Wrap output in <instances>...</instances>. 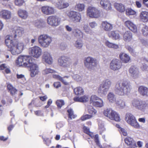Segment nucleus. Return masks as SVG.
<instances>
[{
  "label": "nucleus",
  "instance_id": "1",
  "mask_svg": "<svg viewBox=\"0 0 148 148\" xmlns=\"http://www.w3.org/2000/svg\"><path fill=\"white\" fill-rule=\"evenodd\" d=\"M8 35L5 37V43L11 53L14 55L21 53L25 48V45L22 42L16 40H12L13 36Z\"/></svg>",
  "mask_w": 148,
  "mask_h": 148
},
{
  "label": "nucleus",
  "instance_id": "2",
  "mask_svg": "<svg viewBox=\"0 0 148 148\" xmlns=\"http://www.w3.org/2000/svg\"><path fill=\"white\" fill-rule=\"evenodd\" d=\"M131 89V85L128 84L126 80L122 79L117 82L114 90L117 94L124 96L129 93Z\"/></svg>",
  "mask_w": 148,
  "mask_h": 148
},
{
  "label": "nucleus",
  "instance_id": "3",
  "mask_svg": "<svg viewBox=\"0 0 148 148\" xmlns=\"http://www.w3.org/2000/svg\"><path fill=\"white\" fill-rule=\"evenodd\" d=\"M33 61L29 56L21 55L19 56L16 61V64L18 66L27 67Z\"/></svg>",
  "mask_w": 148,
  "mask_h": 148
},
{
  "label": "nucleus",
  "instance_id": "4",
  "mask_svg": "<svg viewBox=\"0 0 148 148\" xmlns=\"http://www.w3.org/2000/svg\"><path fill=\"white\" fill-rule=\"evenodd\" d=\"M87 16L91 18H97L102 17L103 13L97 8L93 6L88 7L86 10Z\"/></svg>",
  "mask_w": 148,
  "mask_h": 148
},
{
  "label": "nucleus",
  "instance_id": "5",
  "mask_svg": "<svg viewBox=\"0 0 148 148\" xmlns=\"http://www.w3.org/2000/svg\"><path fill=\"white\" fill-rule=\"evenodd\" d=\"M131 105L135 109L143 112L148 107V104L145 101L137 99L132 101Z\"/></svg>",
  "mask_w": 148,
  "mask_h": 148
},
{
  "label": "nucleus",
  "instance_id": "6",
  "mask_svg": "<svg viewBox=\"0 0 148 148\" xmlns=\"http://www.w3.org/2000/svg\"><path fill=\"white\" fill-rule=\"evenodd\" d=\"M131 105L135 109L143 112L148 107V104L145 101L137 99L132 101Z\"/></svg>",
  "mask_w": 148,
  "mask_h": 148
},
{
  "label": "nucleus",
  "instance_id": "7",
  "mask_svg": "<svg viewBox=\"0 0 148 148\" xmlns=\"http://www.w3.org/2000/svg\"><path fill=\"white\" fill-rule=\"evenodd\" d=\"M38 42L40 46L43 48H47L51 44L52 38L47 34L40 35L38 37Z\"/></svg>",
  "mask_w": 148,
  "mask_h": 148
},
{
  "label": "nucleus",
  "instance_id": "8",
  "mask_svg": "<svg viewBox=\"0 0 148 148\" xmlns=\"http://www.w3.org/2000/svg\"><path fill=\"white\" fill-rule=\"evenodd\" d=\"M125 120L128 124L134 128H140L139 124L138 122L132 113H127L125 115Z\"/></svg>",
  "mask_w": 148,
  "mask_h": 148
},
{
  "label": "nucleus",
  "instance_id": "9",
  "mask_svg": "<svg viewBox=\"0 0 148 148\" xmlns=\"http://www.w3.org/2000/svg\"><path fill=\"white\" fill-rule=\"evenodd\" d=\"M90 103L97 108H101L104 106L103 100L95 95H92L90 98Z\"/></svg>",
  "mask_w": 148,
  "mask_h": 148
},
{
  "label": "nucleus",
  "instance_id": "10",
  "mask_svg": "<svg viewBox=\"0 0 148 148\" xmlns=\"http://www.w3.org/2000/svg\"><path fill=\"white\" fill-rule=\"evenodd\" d=\"M67 15L69 18L75 23H80L82 18L80 13L73 10L69 11L67 13Z\"/></svg>",
  "mask_w": 148,
  "mask_h": 148
},
{
  "label": "nucleus",
  "instance_id": "11",
  "mask_svg": "<svg viewBox=\"0 0 148 148\" xmlns=\"http://www.w3.org/2000/svg\"><path fill=\"white\" fill-rule=\"evenodd\" d=\"M47 22L49 25L53 27H57L60 23L61 19L56 15L50 16L48 17Z\"/></svg>",
  "mask_w": 148,
  "mask_h": 148
},
{
  "label": "nucleus",
  "instance_id": "12",
  "mask_svg": "<svg viewBox=\"0 0 148 148\" xmlns=\"http://www.w3.org/2000/svg\"><path fill=\"white\" fill-rule=\"evenodd\" d=\"M58 64L64 68H69L72 64L71 59L66 56H62L58 60Z\"/></svg>",
  "mask_w": 148,
  "mask_h": 148
},
{
  "label": "nucleus",
  "instance_id": "13",
  "mask_svg": "<svg viewBox=\"0 0 148 148\" xmlns=\"http://www.w3.org/2000/svg\"><path fill=\"white\" fill-rule=\"evenodd\" d=\"M29 53L32 56L38 58H39L42 55V49L39 47L35 46L29 48Z\"/></svg>",
  "mask_w": 148,
  "mask_h": 148
},
{
  "label": "nucleus",
  "instance_id": "14",
  "mask_svg": "<svg viewBox=\"0 0 148 148\" xmlns=\"http://www.w3.org/2000/svg\"><path fill=\"white\" fill-rule=\"evenodd\" d=\"M84 63L85 66L90 69H93L97 64V61L95 59L90 57L86 58Z\"/></svg>",
  "mask_w": 148,
  "mask_h": 148
},
{
  "label": "nucleus",
  "instance_id": "15",
  "mask_svg": "<svg viewBox=\"0 0 148 148\" xmlns=\"http://www.w3.org/2000/svg\"><path fill=\"white\" fill-rule=\"evenodd\" d=\"M88 112L90 114L82 116L80 119L82 121L89 119L94 116L97 114V111L92 106H88L87 107Z\"/></svg>",
  "mask_w": 148,
  "mask_h": 148
},
{
  "label": "nucleus",
  "instance_id": "16",
  "mask_svg": "<svg viewBox=\"0 0 148 148\" xmlns=\"http://www.w3.org/2000/svg\"><path fill=\"white\" fill-rule=\"evenodd\" d=\"M40 9L42 12L46 15L53 14L56 12L55 8L52 6H44L41 8Z\"/></svg>",
  "mask_w": 148,
  "mask_h": 148
},
{
  "label": "nucleus",
  "instance_id": "17",
  "mask_svg": "<svg viewBox=\"0 0 148 148\" xmlns=\"http://www.w3.org/2000/svg\"><path fill=\"white\" fill-rule=\"evenodd\" d=\"M27 67L30 68V76L32 77H34L38 74L39 72L38 66L33 61Z\"/></svg>",
  "mask_w": 148,
  "mask_h": 148
},
{
  "label": "nucleus",
  "instance_id": "18",
  "mask_svg": "<svg viewBox=\"0 0 148 148\" xmlns=\"http://www.w3.org/2000/svg\"><path fill=\"white\" fill-rule=\"evenodd\" d=\"M121 62L118 59H113L110 63V68L114 71H116L120 69L121 67Z\"/></svg>",
  "mask_w": 148,
  "mask_h": 148
},
{
  "label": "nucleus",
  "instance_id": "19",
  "mask_svg": "<svg viewBox=\"0 0 148 148\" xmlns=\"http://www.w3.org/2000/svg\"><path fill=\"white\" fill-rule=\"evenodd\" d=\"M131 77L133 79H136L139 77V72L138 69L135 66H131L129 70Z\"/></svg>",
  "mask_w": 148,
  "mask_h": 148
},
{
  "label": "nucleus",
  "instance_id": "20",
  "mask_svg": "<svg viewBox=\"0 0 148 148\" xmlns=\"http://www.w3.org/2000/svg\"><path fill=\"white\" fill-rule=\"evenodd\" d=\"M13 33L14 38H16L17 37H20L24 33V29L21 27H15L13 31Z\"/></svg>",
  "mask_w": 148,
  "mask_h": 148
},
{
  "label": "nucleus",
  "instance_id": "21",
  "mask_svg": "<svg viewBox=\"0 0 148 148\" xmlns=\"http://www.w3.org/2000/svg\"><path fill=\"white\" fill-rule=\"evenodd\" d=\"M124 25L125 27L133 32L136 33H137L136 26L132 21L130 20L126 21L124 23Z\"/></svg>",
  "mask_w": 148,
  "mask_h": 148
},
{
  "label": "nucleus",
  "instance_id": "22",
  "mask_svg": "<svg viewBox=\"0 0 148 148\" xmlns=\"http://www.w3.org/2000/svg\"><path fill=\"white\" fill-rule=\"evenodd\" d=\"M43 60L49 64H51L53 62V59L50 53L47 51L45 52L42 56Z\"/></svg>",
  "mask_w": 148,
  "mask_h": 148
},
{
  "label": "nucleus",
  "instance_id": "23",
  "mask_svg": "<svg viewBox=\"0 0 148 148\" xmlns=\"http://www.w3.org/2000/svg\"><path fill=\"white\" fill-rule=\"evenodd\" d=\"M0 17L5 20H9L12 18V14L10 11L4 10L0 11Z\"/></svg>",
  "mask_w": 148,
  "mask_h": 148
},
{
  "label": "nucleus",
  "instance_id": "24",
  "mask_svg": "<svg viewBox=\"0 0 148 148\" xmlns=\"http://www.w3.org/2000/svg\"><path fill=\"white\" fill-rule=\"evenodd\" d=\"M100 4L103 9L110 10L112 8L111 3L109 0H101Z\"/></svg>",
  "mask_w": 148,
  "mask_h": 148
},
{
  "label": "nucleus",
  "instance_id": "25",
  "mask_svg": "<svg viewBox=\"0 0 148 148\" xmlns=\"http://www.w3.org/2000/svg\"><path fill=\"white\" fill-rule=\"evenodd\" d=\"M108 91L107 88L103 87L100 84L98 88L97 92L99 95L103 97L107 94Z\"/></svg>",
  "mask_w": 148,
  "mask_h": 148
},
{
  "label": "nucleus",
  "instance_id": "26",
  "mask_svg": "<svg viewBox=\"0 0 148 148\" xmlns=\"http://www.w3.org/2000/svg\"><path fill=\"white\" fill-rule=\"evenodd\" d=\"M138 92L141 95L148 97V88L143 86H139L138 89Z\"/></svg>",
  "mask_w": 148,
  "mask_h": 148
},
{
  "label": "nucleus",
  "instance_id": "27",
  "mask_svg": "<svg viewBox=\"0 0 148 148\" xmlns=\"http://www.w3.org/2000/svg\"><path fill=\"white\" fill-rule=\"evenodd\" d=\"M101 26L102 28L106 31H110L113 28L112 25L106 21L102 22Z\"/></svg>",
  "mask_w": 148,
  "mask_h": 148
},
{
  "label": "nucleus",
  "instance_id": "28",
  "mask_svg": "<svg viewBox=\"0 0 148 148\" xmlns=\"http://www.w3.org/2000/svg\"><path fill=\"white\" fill-rule=\"evenodd\" d=\"M103 42L105 44L106 46L109 48L117 49L119 48V45H118L111 42L108 40H103Z\"/></svg>",
  "mask_w": 148,
  "mask_h": 148
},
{
  "label": "nucleus",
  "instance_id": "29",
  "mask_svg": "<svg viewBox=\"0 0 148 148\" xmlns=\"http://www.w3.org/2000/svg\"><path fill=\"white\" fill-rule=\"evenodd\" d=\"M76 102H86L89 100L88 95H84L80 97H76L73 99Z\"/></svg>",
  "mask_w": 148,
  "mask_h": 148
},
{
  "label": "nucleus",
  "instance_id": "30",
  "mask_svg": "<svg viewBox=\"0 0 148 148\" xmlns=\"http://www.w3.org/2000/svg\"><path fill=\"white\" fill-rule=\"evenodd\" d=\"M132 39V34L129 31H126L123 34V39L125 41L129 42Z\"/></svg>",
  "mask_w": 148,
  "mask_h": 148
},
{
  "label": "nucleus",
  "instance_id": "31",
  "mask_svg": "<svg viewBox=\"0 0 148 148\" xmlns=\"http://www.w3.org/2000/svg\"><path fill=\"white\" fill-rule=\"evenodd\" d=\"M139 17L143 22H147L148 21V12L146 11L142 12L140 14Z\"/></svg>",
  "mask_w": 148,
  "mask_h": 148
},
{
  "label": "nucleus",
  "instance_id": "32",
  "mask_svg": "<svg viewBox=\"0 0 148 148\" xmlns=\"http://www.w3.org/2000/svg\"><path fill=\"white\" fill-rule=\"evenodd\" d=\"M108 36L114 40H119L121 37L117 31H112L108 33Z\"/></svg>",
  "mask_w": 148,
  "mask_h": 148
},
{
  "label": "nucleus",
  "instance_id": "33",
  "mask_svg": "<svg viewBox=\"0 0 148 148\" xmlns=\"http://www.w3.org/2000/svg\"><path fill=\"white\" fill-rule=\"evenodd\" d=\"M120 59L124 63H127L130 60V56L125 53H121L119 54Z\"/></svg>",
  "mask_w": 148,
  "mask_h": 148
},
{
  "label": "nucleus",
  "instance_id": "34",
  "mask_svg": "<svg viewBox=\"0 0 148 148\" xmlns=\"http://www.w3.org/2000/svg\"><path fill=\"white\" fill-rule=\"evenodd\" d=\"M18 16L22 19H25L28 16L27 12L24 10L19 9L18 11Z\"/></svg>",
  "mask_w": 148,
  "mask_h": 148
},
{
  "label": "nucleus",
  "instance_id": "35",
  "mask_svg": "<svg viewBox=\"0 0 148 148\" xmlns=\"http://www.w3.org/2000/svg\"><path fill=\"white\" fill-rule=\"evenodd\" d=\"M53 78L57 79L58 80L60 81L64 84L66 85L68 84V83L66 80L65 79L66 78H69V76H66L62 78L58 75H53Z\"/></svg>",
  "mask_w": 148,
  "mask_h": 148
},
{
  "label": "nucleus",
  "instance_id": "36",
  "mask_svg": "<svg viewBox=\"0 0 148 148\" xmlns=\"http://www.w3.org/2000/svg\"><path fill=\"white\" fill-rule=\"evenodd\" d=\"M110 119L116 122L119 121L121 120L119 114L114 110Z\"/></svg>",
  "mask_w": 148,
  "mask_h": 148
},
{
  "label": "nucleus",
  "instance_id": "37",
  "mask_svg": "<svg viewBox=\"0 0 148 148\" xmlns=\"http://www.w3.org/2000/svg\"><path fill=\"white\" fill-rule=\"evenodd\" d=\"M107 99L110 103H113L116 101V97L114 94L112 92H109L107 95Z\"/></svg>",
  "mask_w": 148,
  "mask_h": 148
},
{
  "label": "nucleus",
  "instance_id": "38",
  "mask_svg": "<svg viewBox=\"0 0 148 148\" xmlns=\"http://www.w3.org/2000/svg\"><path fill=\"white\" fill-rule=\"evenodd\" d=\"M114 111V110L110 108H107L104 110L103 114L106 116L110 119Z\"/></svg>",
  "mask_w": 148,
  "mask_h": 148
},
{
  "label": "nucleus",
  "instance_id": "39",
  "mask_svg": "<svg viewBox=\"0 0 148 148\" xmlns=\"http://www.w3.org/2000/svg\"><path fill=\"white\" fill-rule=\"evenodd\" d=\"M112 84L111 81L109 79H106L103 81L102 83L101 84L103 87L107 88L108 90L109 88Z\"/></svg>",
  "mask_w": 148,
  "mask_h": 148
},
{
  "label": "nucleus",
  "instance_id": "40",
  "mask_svg": "<svg viewBox=\"0 0 148 148\" xmlns=\"http://www.w3.org/2000/svg\"><path fill=\"white\" fill-rule=\"evenodd\" d=\"M126 144L128 145L132 146L136 145V143L133 139L129 137H127L125 139Z\"/></svg>",
  "mask_w": 148,
  "mask_h": 148
},
{
  "label": "nucleus",
  "instance_id": "41",
  "mask_svg": "<svg viewBox=\"0 0 148 148\" xmlns=\"http://www.w3.org/2000/svg\"><path fill=\"white\" fill-rule=\"evenodd\" d=\"M34 25L36 27L40 28L44 27L45 23L42 20H37L35 21L34 23Z\"/></svg>",
  "mask_w": 148,
  "mask_h": 148
},
{
  "label": "nucleus",
  "instance_id": "42",
  "mask_svg": "<svg viewBox=\"0 0 148 148\" xmlns=\"http://www.w3.org/2000/svg\"><path fill=\"white\" fill-rule=\"evenodd\" d=\"M73 33L75 36L77 38H81L83 37V33L78 29H75L73 31Z\"/></svg>",
  "mask_w": 148,
  "mask_h": 148
},
{
  "label": "nucleus",
  "instance_id": "43",
  "mask_svg": "<svg viewBox=\"0 0 148 148\" xmlns=\"http://www.w3.org/2000/svg\"><path fill=\"white\" fill-rule=\"evenodd\" d=\"M114 7L118 11L121 12H123L125 10V7L122 4L115 3H114Z\"/></svg>",
  "mask_w": 148,
  "mask_h": 148
},
{
  "label": "nucleus",
  "instance_id": "44",
  "mask_svg": "<svg viewBox=\"0 0 148 148\" xmlns=\"http://www.w3.org/2000/svg\"><path fill=\"white\" fill-rule=\"evenodd\" d=\"M75 47L77 49H81L83 45V43L82 40L80 39L77 40L74 44Z\"/></svg>",
  "mask_w": 148,
  "mask_h": 148
},
{
  "label": "nucleus",
  "instance_id": "45",
  "mask_svg": "<svg viewBox=\"0 0 148 148\" xmlns=\"http://www.w3.org/2000/svg\"><path fill=\"white\" fill-rule=\"evenodd\" d=\"M85 6L83 3H77L75 6V10L79 12H82L84 10Z\"/></svg>",
  "mask_w": 148,
  "mask_h": 148
},
{
  "label": "nucleus",
  "instance_id": "46",
  "mask_svg": "<svg viewBox=\"0 0 148 148\" xmlns=\"http://www.w3.org/2000/svg\"><path fill=\"white\" fill-rule=\"evenodd\" d=\"M74 92L76 95H81L83 94L84 91L83 88L80 87H78L74 89Z\"/></svg>",
  "mask_w": 148,
  "mask_h": 148
},
{
  "label": "nucleus",
  "instance_id": "47",
  "mask_svg": "<svg viewBox=\"0 0 148 148\" xmlns=\"http://www.w3.org/2000/svg\"><path fill=\"white\" fill-rule=\"evenodd\" d=\"M115 103L119 108L122 109L124 108L125 106V101L121 99L116 100L115 102Z\"/></svg>",
  "mask_w": 148,
  "mask_h": 148
},
{
  "label": "nucleus",
  "instance_id": "48",
  "mask_svg": "<svg viewBox=\"0 0 148 148\" xmlns=\"http://www.w3.org/2000/svg\"><path fill=\"white\" fill-rule=\"evenodd\" d=\"M99 129L100 130V133L101 134L105 130L104 126V122L101 121H99L98 123Z\"/></svg>",
  "mask_w": 148,
  "mask_h": 148
},
{
  "label": "nucleus",
  "instance_id": "49",
  "mask_svg": "<svg viewBox=\"0 0 148 148\" xmlns=\"http://www.w3.org/2000/svg\"><path fill=\"white\" fill-rule=\"evenodd\" d=\"M141 32L144 36H147L148 35V27L146 25H143L141 28Z\"/></svg>",
  "mask_w": 148,
  "mask_h": 148
},
{
  "label": "nucleus",
  "instance_id": "50",
  "mask_svg": "<svg viewBox=\"0 0 148 148\" xmlns=\"http://www.w3.org/2000/svg\"><path fill=\"white\" fill-rule=\"evenodd\" d=\"M67 112L68 113L69 118L70 119H72L73 118H75L76 116L73 114V110L71 109H69L67 110Z\"/></svg>",
  "mask_w": 148,
  "mask_h": 148
},
{
  "label": "nucleus",
  "instance_id": "51",
  "mask_svg": "<svg viewBox=\"0 0 148 148\" xmlns=\"http://www.w3.org/2000/svg\"><path fill=\"white\" fill-rule=\"evenodd\" d=\"M55 72V71L50 68H46L42 72L43 75H45L50 73H52Z\"/></svg>",
  "mask_w": 148,
  "mask_h": 148
},
{
  "label": "nucleus",
  "instance_id": "52",
  "mask_svg": "<svg viewBox=\"0 0 148 148\" xmlns=\"http://www.w3.org/2000/svg\"><path fill=\"white\" fill-rule=\"evenodd\" d=\"M83 129L85 133L88 134L91 138H93L94 137L93 134L90 132L89 129L88 128L84 126L83 127Z\"/></svg>",
  "mask_w": 148,
  "mask_h": 148
},
{
  "label": "nucleus",
  "instance_id": "53",
  "mask_svg": "<svg viewBox=\"0 0 148 148\" xmlns=\"http://www.w3.org/2000/svg\"><path fill=\"white\" fill-rule=\"evenodd\" d=\"M63 0H58V2L55 5L57 8L59 9H63L62 3Z\"/></svg>",
  "mask_w": 148,
  "mask_h": 148
},
{
  "label": "nucleus",
  "instance_id": "54",
  "mask_svg": "<svg viewBox=\"0 0 148 148\" xmlns=\"http://www.w3.org/2000/svg\"><path fill=\"white\" fill-rule=\"evenodd\" d=\"M126 13L127 15H134L136 13V12L133 9L130 8L126 10Z\"/></svg>",
  "mask_w": 148,
  "mask_h": 148
},
{
  "label": "nucleus",
  "instance_id": "55",
  "mask_svg": "<svg viewBox=\"0 0 148 148\" xmlns=\"http://www.w3.org/2000/svg\"><path fill=\"white\" fill-rule=\"evenodd\" d=\"M56 104L58 108H60L64 104V102L62 100H58L56 101Z\"/></svg>",
  "mask_w": 148,
  "mask_h": 148
},
{
  "label": "nucleus",
  "instance_id": "56",
  "mask_svg": "<svg viewBox=\"0 0 148 148\" xmlns=\"http://www.w3.org/2000/svg\"><path fill=\"white\" fill-rule=\"evenodd\" d=\"M15 4L18 6H22L25 3L24 0H14Z\"/></svg>",
  "mask_w": 148,
  "mask_h": 148
},
{
  "label": "nucleus",
  "instance_id": "57",
  "mask_svg": "<svg viewBox=\"0 0 148 148\" xmlns=\"http://www.w3.org/2000/svg\"><path fill=\"white\" fill-rule=\"evenodd\" d=\"M83 30L87 34H90V33L91 29L87 24H85L84 25Z\"/></svg>",
  "mask_w": 148,
  "mask_h": 148
},
{
  "label": "nucleus",
  "instance_id": "58",
  "mask_svg": "<svg viewBox=\"0 0 148 148\" xmlns=\"http://www.w3.org/2000/svg\"><path fill=\"white\" fill-rule=\"evenodd\" d=\"M89 25L92 28H95L97 26L98 24L95 21H93L90 22Z\"/></svg>",
  "mask_w": 148,
  "mask_h": 148
},
{
  "label": "nucleus",
  "instance_id": "59",
  "mask_svg": "<svg viewBox=\"0 0 148 148\" xmlns=\"http://www.w3.org/2000/svg\"><path fill=\"white\" fill-rule=\"evenodd\" d=\"M126 48L131 53L133 54L134 53V50L132 47L129 45H127L126 46Z\"/></svg>",
  "mask_w": 148,
  "mask_h": 148
},
{
  "label": "nucleus",
  "instance_id": "60",
  "mask_svg": "<svg viewBox=\"0 0 148 148\" xmlns=\"http://www.w3.org/2000/svg\"><path fill=\"white\" fill-rule=\"evenodd\" d=\"M73 78L76 80L79 81L81 80V77L77 74H73L71 75Z\"/></svg>",
  "mask_w": 148,
  "mask_h": 148
},
{
  "label": "nucleus",
  "instance_id": "61",
  "mask_svg": "<svg viewBox=\"0 0 148 148\" xmlns=\"http://www.w3.org/2000/svg\"><path fill=\"white\" fill-rule=\"evenodd\" d=\"M44 143L47 146H49L51 143V140L47 138H45L43 139Z\"/></svg>",
  "mask_w": 148,
  "mask_h": 148
},
{
  "label": "nucleus",
  "instance_id": "62",
  "mask_svg": "<svg viewBox=\"0 0 148 148\" xmlns=\"http://www.w3.org/2000/svg\"><path fill=\"white\" fill-rule=\"evenodd\" d=\"M119 131L120 133L124 136H127V135L126 130L123 128H120V130Z\"/></svg>",
  "mask_w": 148,
  "mask_h": 148
},
{
  "label": "nucleus",
  "instance_id": "63",
  "mask_svg": "<svg viewBox=\"0 0 148 148\" xmlns=\"http://www.w3.org/2000/svg\"><path fill=\"white\" fill-rule=\"evenodd\" d=\"M94 140L95 142L97 145L99 146V147H100L101 145H100L99 141V137H98V135L97 134L95 136H94Z\"/></svg>",
  "mask_w": 148,
  "mask_h": 148
},
{
  "label": "nucleus",
  "instance_id": "64",
  "mask_svg": "<svg viewBox=\"0 0 148 148\" xmlns=\"http://www.w3.org/2000/svg\"><path fill=\"white\" fill-rule=\"evenodd\" d=\"M62 8L63 9L66 8L69 6V3L65 1L64 0H63Z\"/></svg>",
  "mask_w": 148,
  "mask_h": 148
}]
</instances>
